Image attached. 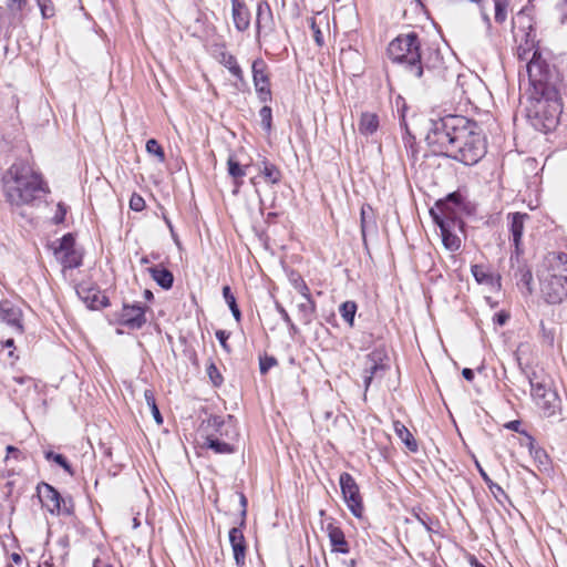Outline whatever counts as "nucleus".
<instances>
[{
  "mask_svg": "<svg viewBox=\"0 0 567 567\" xmlns=\"http://www.w3.org/2000/svg\"><path fill=\"white\" fill-rule=\"evenodd\" d=\"M87 307L90 309H100L102 307L107 306V299L104 296H100L99 292L89 291L85 297H83Z\"/></svg>",
  "mask_w": 567,
  "mask_h": 567,
  "instance_id": "obj_37",
  "label": "nucleus"
},
{
  "mask_svg": "<svg viewBox=\"0 0 567 567\" xmlns=\"http://www.w3.org/2000/svg\"><path fill=\"white\" fill-rule=\"evenodd\" d=\"M527 218V214L518 212L508 215V219L511 221L509 231L512 234V240L515 247V254L517 259L519 254L522 252V236L524 231V223Z\"/></svg>",
  "mask_w": 567,
  "mask_h": 567,
  "instance_id": "obj_15",
  "label": "nucleus"
},
{
  "mask_svg": "<svg viewBox=\"0 0 567 567\" xmlns=\"http://www.w3.org/2000/svg\"><path fill=\"white\" fill-rule=\"evenodd\" d=\"M231 16L237 31L244 32L249 28L250 12L243 1L231 3Z\"/></svg>",
  "mask_w": 567,
  "mask_h": 567,
  "instance_id": "obj_19",
  "label": "nucleus"
},
{
  "mask_svg": "<svg viewBox=\"0 0 567 567\" xmlns=\"http://www.w3.org/2000/svg\"><path fill=\"white\" fill-rule=\"evenodd\" d=\"M2 185L7 199L17 206L32 204L47 193L41 176L23 162L9 167L2 175Z\"/></svg>",
  "mask_w": 567,
  "mask_h": 567,
  "instance_id": "obj_3",
  "label": "nucleus"
},
{
  "mask_svg": "<svg viewBox=\"0 0 567 567\" xmlns=\"http://www.w3.org/2000/svg\"><path fill=\"white\" fill-rule=\"evenodd\" d=\"M311 28H312V30L315 32V40H316L317 44L318 45H322L323 37H322L321 31L316 27V22L315 21H312Z\"/></svg>",
  "mask_w": 567,
  "mask_h": 567,
  "instance_id": "obj_60",
  "label": "nucleus"
},
{
  "mask_svg": "<svg viewBox=\"0 0 567 567\" xmlns=\"http://www.w3.org/2000/svg\"><path fill=\"white\" fill-rule=\"evenodd\" d=\"M556 11L561 24L567 25V0L557 3Z\"/></svg>",
  "mask_w": 567,
  "mask_h": 567,
  "instance_id": "obj_50",
  "label": "nucleus"
},
{
  "mask_svg": "<svg viewBox=\"0 0 567 567\" xmlns=\"http://www.w3.org/2000/svg\"><path fill=\"white\" fill-rule=\"evenodd\" d=\"M388 55L393 62L404 64L412 75L423 79L426 84L446 81L454 76L439 50L421 51V43L415 32L402 34L392 40L388 47Z\"/></svg>",
  "mask_w": 567,
  "mask_h": 567,
  "instance_id": "obj_2",
  "label": "nucleus"
},
{
  "mask_svg": "<svg viewBox=\"0 0 567 567\" xmlns=\"http://www.w3.org/2000/svg\"><path fill=\"white\" fill-rule=\"evenodd\" d=\"M216 338L218 339L220 346L227 351L229 352L230 349H229V346L227 343V340L229 338V333L226 332L225 330H217L216 331Z\"/></svg>",
  "mask_w": 567,
  "mask_h": 567,
  "instance_id": "obj_53",
  "label": "nucleus"
},
{
  "mask_svg": "<svg viewBox=\"0 0 567 567\" xmlns=\"http://www.w3.org/2000/svg\"><path fill=\"white\" fill-rule=\"evenodd\" d=\"M210 422L220 436H226L229 440L237 436L236 429L233 424L234 417L231 415L228 416L227 421L219 416H214Z\"/></svg>",
  "mask_w": 567,
  "mask_h": 567,
  "instance_id": "obj_24",
  "label": "nucleus"
},
{
  "mask_svg": "<svg viewBox=\"0 0 567 567\" xmlns=\"http://www.w3.org/2000/svg\"><path fill=\"white\" fill-rule=\"evenodd\" d=\"M7 452H8L7 457L12 456L14 458H18V456L20 454V451L17 447L12 446V445L7 446Z\"/></svg>",
  "mask_w": 567,
  "mask_h": 567,
  "instance_id": "obj_64",
  "label": "nucleus"
},
{
  "mask_svg": "<svg viewBox=\"0 0 567 567\" xmlns=\"http://www.w3.org/2000/svg\"><path fill=\"white\" fill-rule=\"evenodd\" d=\"M416 519L426 528L427 532H432L431 519L426 514H415Z\"/></svg>",
  "mask_w": 567,
  "mask_h": 567,
  "instance_id": "obj_55",
  "label": "nucleus"
},
{
  "mask_svg": "<svg viewBox=\"0 0 567 567\" xmlns=\"http://www.w3.org/2000/svg\"><path fill=\"white\" fill-rule=\"evenodd\" d=\"M252 82L257 96L261 103L271 101L270 76L267 63L258 58L251 64Z\"/></svg>",
  "mask_w": 567,
  "mask_h": 567,
  "instance_id": "obj_9",
  "label": "nucleus"
},
{
  "mask_svg": "<svg viewBox=\"0 0 567 567\" xmlns=\"http://www.w3.org/2000/svg\"><path fill=\"white\" fill-rule=\"evenodd\" d=\"M361 217V234L365 239L367 233L375 228V220L373 217V209L370 205H363L360 212Z\"/></svg>",
  "mask_w": 567,
  "mask_h": 567,
  "instance_id": "obj_30",
  "label": "nucleus"
},
{
  "mask_svg": "<svg viewBox=\"0 0 567 567\" xmlns=\"http://www.w3.org/2000/svg\"><path fill=\"white\" fill-rule=\"evenodd\" d=\"M61 261L64 268H78L82 264V255L76 250H71L65 252L59 257H56Z\"/></svg>",
  "mask_w": 567,
  "mask_h": 567,
  "instance_id": "obj_33",
  "label": "nucleus"
},
{
  "mask_svg": "<svg viewBox=\"0 0 567 567\" xmlns=\"http://www.w3.org/2000/svg\"><path fill=\"white\" fill-rule=\"evenodd\" d=\"M75 238L71 233L65 234L62 238L53 241L51 247L53 249L54 256L59 257L65 252L75 249Z\"/></svg>",
  "mask_w": 567,
  "mask_h": 567,
  "instance_id": "obj_27",
  "label": "nucleus"
},
{
  "mask_svg": "<svg viewBox=\"0 0 567 567\" xmlns=\"http://www.w3.org/2000/svg\"><path fill=\"white\" fill-rule=\"evenodd\" d=\"M218 62L223 64L234 78H236V80L239 82V85H237L239 90L247 87V81L245 80L244 71L238 64L235 55L227 51H223L218 55Z\"/></svg>",
  "mask_w": 567,
  "mask_h": 567,
  "instance_id": "obj_17",
  "label": "nucleus"
},
{
  "mask_svg": "<svg viewBox=\"0 0 567 567\" xmlns=\"http://www.w3.org/2000/svg\"><path fill=\"white\" fill-rule=\"evenodd\" d=\"M151 411H152V414H153L156 423L157 424H162L163 423V417H162L161 412H159V410L157 408V404L154 405L153 408H151Z\"/></svg>",
  "mask_w": 567,
  "mask_h": 567,
  "instance_id": "obj_62",
  "label": "nucleus"
},
{
  "mask_svg": "<svg viewBox=\"0 0 567 567\" xmlns=\"http://www.w3.org/2000/svg\"><path fill=\"white\" fill-rule=\"evenodd\" d=\"M540 327H542V331L544 333V337H545L546 341L549 344H553V342H554V332L551 330L547 331V329H546V327H545L543 321H542Z\"/></svg>",
  "mask_w": 567,
  "mask_h": 567,
  "instance_id": "obj_61",
  "label": "nucleus"
},
{
  "mask_svg": "<svg viewBox=\"0 0 567 567\" xmlns=\"http://www.w3.org/2000/svg\"><path fill=\"white\" fill-rule=\"evenodd\" d=\"M465 123V116L454 114H449L437 120H431L425 136L426 144L431 147L433 153L451 157L460 130Z\"/></svg>",
  "mask_w": 567,
  "mask_h": 567,
  "instance_id": "obj_4",
  "label": "nucleus"
},
{
  "mask_svg": "<svg viewBox=\"0 0 567 567\" xmlns=\"http://www.w3.org/2000/svg\"><path fill=\"white\" fill-rule=\"evenodd\" d=\"M487 486L495 497H498V495L506 496L504 489L498 484L491 482Z\"/></svg>",
  "mask_w": 567,
  "mask_h": 567,
  "instance_id": "obj_58",
  "label": "nucleus"
},
{
  "mask_svg": "<svg viewBox=\"0 0 567 567\" xmlns=\"http://www.w3.org/2000/svg\"><path fill=\"white\" fill-rule=\"evenodd\" d=\"M529 33L526 34V41H525V44H519L518 48H517V56L519 60L522 61H527V64L530 62V60L533 59V55L535 52H538V49H535V44H534V40H530L529 41ZM542 56V54H539Z\"/></svg>",
  "mask_w": 567,
  "mask_h": 567,
  "instance_id": "obj_32",
  "label": "nucleus"
},
{
  "mask_svg": "<svg viewBox=\"0 0 567 567\" xmlns=\"http://www.w3.org/2000/svg\"><path fill=\"white\" fill-rule=\"evenodd\" d=\"M130 208L134 212H142L145 208V200L144 198L134 193L130 198Z\"/></svg>",
  "mask_w": 567,
  "mask_h": 567,
  "instance_id": "obj_48",
  "label": "nucleus"
},
{
  "mask_svg": "<svg viewBox=\"0 0 567 567\" xmlns=\"http://www.w3.org/2000/svg\"><path fill=\"white\" fill-rule=\"evenodd\" d=\"M526 71L530 91L527 117L535 130L547 133L556 127L563 112L558 89L561 78L557 69L540 58L538 52L526 64Z\"/></svg>",
  "mask_w": 567,
  "mask_h": 567,
  "instance_id": "obj_1",
  "label": "nucleus"
},
{
  "mask_svg": "<svg viewBox=\"0 0 567 567\" xmlns=\"http://www.w3.org/2000/svg\"><path fill=\"white\" fill-rule=\"evenodd\" d=\"M147 270L161 288L168 290L173 287L174 276L171 270L161 266L150 267Z\"/></svg>",
  "mask_w": 567,
  "mask_h": 567,
  "instance_id": "obj_22",
  "label": "nucleus"
},
{
  "mask_svg": "<svg viewBox=\"0 0 567 567\" xmlns=\"http://www.w3.org/2000/svg\"><path fill=\"white\" fill-rule=\"evenodd\" d=\"M35 2L43 19H50L54 16V7L51 0H35Z\"/></svg>",
  "mask_w": 567,
  "mask_h": 567,
  "instance_id": "obj_44",
  "label": "nucleus"
},
{
  "mask_svg": "<svg viewBox=\"0 0 567 567\" xmlns=\"http://www.w3.org/2000/svg\"><path fill=\"white\" fill-rule=\"evenodd\" d=\"M404 146L406 148L408 156L412 159L416 158L417 150L415 147V138L410 135L409 132L403 136Z\"/></svg>",
  "mask_w": 567,
  "mask_h": 567,
  "instance_id": "obj_46",
  "label": "nucleus"
},
{
  "mask_svg": "<svg viewBox=\"0 0 567 567\" xmlns=\"http://www.w3.org/2000/svg\"><path fill=\"white\" fill-rule=\"evenodd\" d=\"M28 4V0H7L6 6L10 12L11 20L14 23H20L24 19L23 10Z\"/></svg>",
  "mask_w": 567,
  "mask_h": 567,
  "instance_id": "obj_29",
  "label": "nucleus"
},
{
  "mask_svg": "<svg viewBox=\"0 0 567 567\" xmlns=\"http://www.w3.org/2000/svg\"><path fill=\"white\" fill-rule=\"evenodd\" d=\"M393 430L395 434L399 436V439L404 443V445L411 451L416 452L417 451V443L414 440L411 432L406 429V426L400 422L394 421L393 422Z\"/></svg>",
  "mask_w": 567,
  "mask_h": 567,
  "instance_id": "obj_26",
  "label": "nucleus"
},
{
  "mask_svg": "<svg viewBox=\"0 0 567 567\" xmlns=\"http://www.w3.org/2000/svg\"><path fill=\"white\" fill-rule=\"evenodd\" d=\"M206 445L218 454H230L234 452V447L229 442L221 441L220 437L213 434L206 437Z\"/></svg>",
  "mask_w": 567,
  "mask_h": 567,
  "instance_id": "obj_31",
  "label": "nucleus"
},
{
  "mask_svg": "<svg viewBox=\"0 0 567 567\" xmlns=\"http://www.w3.org/2000/svg\"><path fill=\"white\" fill-rule=\"evenodd\" d=\"M567 277L564 276H550L542 282V292L548 303H557L567 296Z\"/></svg>",
  "mask_w": 567,
  "mask_h": 567,
  "instance_id": "obj_11",
  "label": "nucleus"
},
{
  "mask_svg": "<svg viewBox=\"0 0 567 567\" xmlns=\"http://www.w3.org/2000/svg\"><path fill=\"white\" fill-rule=\"evenodd\" d=\"M457 207L454 205L447 204L446 202L440 199L436 202L435 206L430 209V214L435 224H441L442 220H453L455 224H462V220L457 215Z\"/></svg>",
  "mask_w": 567,
  "mask_h": 567,
  "instance_id": "obj_16",
  "label": "nucleus"
},
{
  "mask_svg": "<svg viewBox=\"0 0 567 567\" xmlns=\"http://www.w3.org/2000/svg\"><path fill=\"white\" fill-rule=\"evenodd\" d=\"M145 147L146 152L154 155L158 162L163 163L165 161L164 150L155 138L148 140Z\"/></svg>",
  "mask_w": 567,
  "mask_h": 567,
  "instance_id": "obj_39",
  "label": "nucleus"
},
{
  "mask_svg": "<svg viewBox=\"0 0 567 567\" xmlns=\"http://www.w3.org/2000/svg\"><path fill=\"white\" fill-rule=\"evenodd\" d=\"M144 399L150 409L153 408L154 405H156L154 392L152 390L146 389L144 391Z\"/></svg>",
  "mask_w": 567,
  "mask_h": 567,
  "instance_id": "obj_56",
  "label": "nucleus"
},
{
  "mask_svg": "<svg viewBox=\"0 0 567 567\" xmlns=\"http://www.w3.org/2000/svg\"><path fill=\"white\" fill-rule=\"evenodd\" d=\"M388 353L383 348H378L365 355L363 381L365 390L370 386L374 378H381L389 369Z\"/></svg>",
  "mask_w": 567,
  "mask_h": 567,
  "instance_id": "obj_7",
  "label": "nucleus"
},
{
  "mask_svg": "<svg viewBox=\"0 0 567 567\" xmlns=\"http://www.w3.org/2000/svg\"><path fill=\"white\" fill-rule=\"evenodd\" d=\"M443 200L458 208L463 204V196L458 192H453L449 194Z\"/></svg>",
  "mask_w": 567,
  "mask_h": 567,
  "instance_id": "obj_51",
  "label": "nucleus"
},
{
  "mask_svg": "<svg viewBox=\"0 0 567 567\" xmlns=\"http://www.w3.org/2000/svg\"><path fill=\"white\" fill-rule=\"evenodd\" d=\"M277 364V360L274 357H264L259 360V368L262 374L267 373L269 369Z\"/></svg>",
  "mask_w": 567,
  "mask_h": 567,
  "instance_id": "obj_49",
  "label": "nucleus"
},
{
  "mask_svg": "<svg viewBox=\"0 0 567 567\" xmlns=\"http://www.w3.org/2000/svg\"><path fill=\"white\" fill-rule=\"evenodd\" d=\"M495 1V21L497 23H503L506 20L507 13L506 8L507 3L503 0H494Z\"/></svg>",
  "mask_w": 567,
  "mask_h": 567,
  "instance_id": "obj_45",
  "label": "nucleus"
},
{
  "mask_svg": "<svg viewBox=\"0 0 567 567\" xmlns=\"http://www.w3.org/2000/svg\"><path fill=\"white\" fill-rule=\"evenodd\" d=\"M22 309L19 303L11 300L0 301V319H21Z\"/></svg>",
  "mask_w": 567,
  "mask_h": 567,
  "instance_id": "obj_28",
  "label": "nucleus"
},
{
  "mask_svg": "<svg viewBox=\"0 0 567 567\" xmlns=\"http://www.w3.org/2000/svg\"><path fill=\"white\" fill-rule=\"evenodd\" d=\"M532 396L536 404L544 411L546 415H551L556 408L558 396L555 391L546 386L544 383L529 380Z\"/></svg>",
  "mask_w": 567,
  "mask_h": 567,
  "instance_id": "obj_10",
  "label": "nucleus"
},
{
  "mask_svg": "<svg viewBox=\"0 0 567 567\" xmlns=\"http://www.w3.org/2000/svg\"><path fill=\"white\" fill-rule=\"evenodd\" d=\"M223 296H224V299H225L227 306L229 307V309L231 311V315L234 316V319H241L240 309L237 305L236 298H235L234 293L231 292V289L229 286L223 287Z\"/></svg>",
  "mask_w": 567,
  "mask_h": 567,
  "instance_id": "obj_35",
  "label": "nucleus"
},
{
  "mask_svg": "<svg viewBox=\"0 0 567 567\" xmlns=\"http://www.w3.org/2000/svg\"><path fill=\"white\" fill-rule=\"evenodd\" d=\"M121 326L128 328L130 330L141 329L145 321H117Z\"/></svg>",
  "mask_w": 567,
  "mask_h": 567,
  "instance_id": "obj_57",
  "label": "nucleus"
},
{
  "mask_svg": "<svg viewBox=\"0 0 567 567\" xmlns=\"http://www.w3.org/2000/svg\"><path fill=\"white\" fill-rule=\"evenodd\" d=\"M471 272L475 280L481 285H486L489 287L499 286V276L496 277L494 274L488 271V269L483 265H473L471 267Z\"/></svg>",
  "mask_w": 567,
  "mask_h": 567,
  "instance_id": "obj_23",
  "label": "nucleus"
},
{
  "mask_svg": "<svg viewBox=\"0 0 567 567\" xmlns=\"http://www.w3.org/2000/svg\"><path fill=\"white\" fill-rule=\"evenodd\" d=\"M339 484L349 511L355 517H361L363 512L362 498L354 478L349 473L343 472L339 477Z\"/></svg>",
  "mask_w": 567,
  "mask_h": 567,
  "instance_id": "obj_8",
  "label": "nucleus"
},
{
  "mask_svg": "<svg viewBox=\"0 0 567 567\" xmlns=\"http://www.w3.org/2000/svg\"><path fill=\"white\" fill-rule=\"evenodd\" d=\"M239 501H240V506H241V522H240V525L245 526V519H246V515H247V498H246V496L243 493L239 494Z\"/></svg>",
  "mask_w": 567,
  "mask_h": 567,
  "instance_id": "obj_54",
  "label": "nucleus"
},
{
  "mask_svg": "<svg viewBox=\"0 0 567 567\" xmlns=\"http://www.w3.org/2000/svg\"><path fill=\"white\" fill-rule=\"evenodd\" d=\"M66 215V206L62 203L58 204V210L53 217L55 224H61L64 221Z\"/></svg>",
  "mask_w": 567,
  "mask_h": 567,
  "instance_id": "obj_52",
  "label": "nucleus"
},
{
  "mask_svg": "<svg viewBox=\"0 0 567 567\" xmlns=\"http://www.w3.org/2000/svg\"><path fill=\"white\" fill-rule=\"evenodd\" d=\"M474 461H475V466H476L480 475L482 476V478L486 483V485H488L493 481L489 478L487 473L483 470V467L481 466L480 462L476 458Z\"/></svg>",
  "mask_w": 567,
  "mask_h": 567,
  "instance_id": "obj_59",
  "label": "nucleus"
},
{
  "mask_svg": "<svg viewBox=\"0 0 567 567\" xmlns=\"http://www.w3.org/2000/svg\"><path fill=\"white\" fill-rule=\"evenodd\" d=\"M207 374L215 386H218L223 383V377L215 363L210 362L208 364Z\"/></svg>",
  "mask_w": 567,
  "mask_h": 567,
  "instance_id": "obj_47",
  "label": "nucleus"
},
{
  "mask_svg": "<svg viewBox=\"0 0 567 567\" xmlns=\"http://www.w3.org/2000/svg\"><path fill=\"white\" fill-rule=\"evenodd\" d=\"M290 281L293 288L299 292V295L310 292L307 284L299 274L292 272L290 276Z\"/></svg>",
  "mask_w": 567,
  "mask_h": 567,
  "instance_id": "obj_43",
  "label": "nucleus"
},
{
  "mask_svg": "<svg viewBox=\"0 0 567 567\" xmlns=\"http://www.w3.org/2000/svg\"><path fill=\"white\" fill-rule=\"evenodd\" d=\"M380 127L379 115L372 112H362L358 123V131L363 136H371L378 132Z\"/></svg>",
  "mask_w": 567,
  "mask_h": 567,
  "instance_id": "obj_20",
  "label": "nucleus"
},
{
  "mask_svg": "<svg viewBox=\"0 0 567 567\" xmlns=\"http://www.w3.org/2000/svg\"><path fill=\"white\" fill-rule=\"evenodd\" d=\"M45 458L48 461H53L69 474H71V475L73 474L70 463L66 461V458L62 454H58L52 451H49V452H45Z\"/></svg>",
  "mask_w": 567,
  "mask_h": 567,
  "instance_id": "obj_41",
  "label": "nucleus"
},
{
  "mask_svg": "<svg viewBox=\"0 0 567 567\" xmlns=\"http://www.w3.org/2000/svg\"><path fill=\"white\" fill-rule=\"evenodd\" d=\"M515 277L517 279V286L522 289H525L527 292H532V281L533 275L532 271L526 267H518Z\"/></svg>",
  "mask_w": 567,
  "mask_h": 567,
  "instance_id": "obj_34",
  "label": "nucleus"
},
{
  "mask_svg": "<svg viewBox=\"0 0 567 567\" xmlns=\"http://www.w3.org/2000/svg\"><path fill=\"white\" fill-rule=\"evenodd\" d=\"M441 230L442 243L450 251H456L461 247V238L454 233L456 228H461L462 224H455L453 220H442L436 224Z\"/></svg>",
  "mask_w": 567,
  "mask_h": 567,
  "instance_id": "obj_13",
  "label": "nucleus"
},
{
  "mask_svg": "<svg viewBox=\"0 0 567 567\" xmlns=\"http://www.w3.org/2000/svg\"><path fill=\"white\" fill-rule=\"evenodd\" d=\"M259 117L261 122V126L266 132H270L272 128V111L268 105H264L259 110Z\"/></svg>",
  "mask_w": 567,
  "mask_h": 567,
  "instance_id": "obj_40",
  "label": "nucleus"
},
{
  "mask_svg": "<svg viewBox=\"0 0 567 567\" xmlns=\"http://www.w3.org/2000/svg\"><path fill=\"white\" fill-rule=\"evenodd\" d=\"M241 525L238 527H233L229 530V543L233 548L234 559L238 567L245 565L246 561V540L244 537V533L241 529Z\"/></svg>",
  "mask_w": 567,
  "mask_h": 567,
  "instance_id": "obj_14",
  "label": "nucleus"
},
{
  "mask_svg": "<svg viewBox=\"0 0 567 567\" xmlns=\"http://www.w3.org/2000/svg\"><path fill=\"white\" fill-rule=\"evenodd\" d=\"M124 311L126 319H143L146 312V307L140 301H135L132 305L124 303Z\"/></svg>",
  "mask_w": 567,
  "mask_h": 567,
  "instance_id": "obj_36",
  "label": "nucleus"
},
{
  "mask_svg": "<svg viewBox=\"0 0 567 567\" xmlns=\"http://www.w3.org/2000/svg\"><path fill=\"white\" fill-rule=\"evenodd\" d=\"M257 37L264 31L269 33L275 29L274 13L270 4L266 0H261L257 4L256 12Z\"/></svg>",
  "mask_w": 567,
  "mask_h": 567,
  "instance_id": "obj_12",
  "label": "nucleus"
},
{
  "mask_svg": "<svg viewBox=\"0 0 567 567\" xmlns=\"http://www.w3.org/2000/svg\"><path fill=\"white\" fill-rule=\"evenodd\" d=\"M299 313L303 317H308L313 312L315 306L310 298V292L300 295V300L297 302Z\"/></svg>",
  "mask_w": 567,
  "mask_h": 567,
  "instance_id": "obj_38",
  "label": "nucleus"
},
{
  "mask_svg": "<svg viewBox=\"0 0 567 567\" xmlns=\"http://www.w3.org/2000/svg\"><path fill=\"white\" fill-rule=\"evenodd\" d=\"M257 167L259 174L267 183L272 185L280 183L282 173L277 165L264 157L262 161L257 164Z\"/></svg>",
  "mask_w": 567,
  "mask_h": 567,
  "instance_id": "obj_21",
  "label": "nucleus"
},
{
  "mask_svg": "<svg viewBox=\"0 0 567 567\" xmlns=\"http://www.w3.org/2000/svg\"><path fill=\"white\" fill-rule=\"evenodd\" d=\"M39 499L51 515H72L73 505L70 502L63 499L60 493L50 484L42 483L38 486Z\"/></svg>",
  "mask_w": 567,
  "mask_h": 567,
  "instance_id": "obj_6",
  "label": "nucleus"
},
{
  "mask_svg": "<svg viewBox=\"0 0 567 567\" xmlns=\"http://www.w3.org/2000/svg\"><path fill=\"white\" fill-rule=\"evenodd\" d=\"M454 151L450 158L461 162L465 165L478 163L486 154L485 138L476 122L466 117V123L462 125L457 141H455Z\"/></svg>",
  "mask_w": 567,
  "mask_h": 567,
  "instance_id": "obj_5",
  "label": "nucleus"
},
{
  "mask_svg": "<svg viewBox=\"0 0 567 567\" xmlns=\"http://www.w3.org/2000/svg\"><path fill=\"white\" fill-rule=\"evenodd\" d=\"M248 166H241L239 162L235 159L234 156H229L227 161V169L228 174L234 178L235 184V190L234 193L238 192V188L241 186L243 181L241 178L246 175V168Z\"/></svg>",
  "mask_w": 567,
  "mask_h": 567,
  "instance_id": "obj_25",
  "label": "nucleus"
},
{
  "mask_svg": "<svg viewBox=\"0 0 567 567\" xmlns=\"http://www.w3.org/2000/svg\"><path fill=\"white\" fill-rule=\"evenodd\" d=\"M327 534L333 553H339L343 555L350 553L349 543L347 542L344 533L340 527L333 525L332 523H329L327 525Z\"/></svg>",
  "mask_w": 567,
  "mask_h": 567,
  "instance_id": "obj_18",
  "label": "nucleus"
},
{
  "mask_svg": "<svg viewBox=\"0 0 567 567\" xmlns=\"http://www.w3.org/2000/svg\"><path fill=\"white\" fill-rule=\"evenodd\" d=\"M339 311L343 319H354L357 303L354 301H346L340 306Z\"/></svg>",
  "mask_w": 567,
  "mask_h": 567,
  "instance_id": "obj_42",
  "label": "nucleus"
},
{
  "mask_svg": "<svg viewBox=\"0 0 567 567\" xmlns=\"http://www.w3.org/2000/svg\"><path fill=\"white\" fill-rule=\"evenodd\" d=\"M462 375H463V378H464L465 380H467V381H473V379H474V372H473V370H472V369H470V368H464V369L462 370Z\"/></svg>",
  "mask_w": 567,
  "mask_h": 567,
  "instance_id": "obj_63",
  "label": "nucleus"
}]
</instances>
